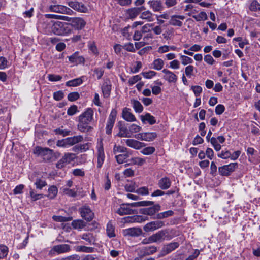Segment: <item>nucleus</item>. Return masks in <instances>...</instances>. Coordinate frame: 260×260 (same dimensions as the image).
<instances>
[{
    "mask_svg": "<svg viewBox=\"0 0 260 260\" xmlns=\"http://www.w3.org/2000/svg\"><path fill=\"white\" fill-rule=\"evenodd\" d=\"M93 113L92 109L89 108L78 117L77 128L79 131L85 133L93 129L92 127L89 125V124L93 119Z\"/></svg>",
    "mask_w": 260,
    "mask_h": 260,
    "instance_id": "1",
    "label": "nucleus"
},
{
    "mask_svg": "<svg viewBox=\"0 0 260 260\" xmlns=\"http://www.w3.org/2000/svg\"><path fill=\"white\" fill-rule=\"evenodd\" d=\"M51 29L52 32L57 36H66L72 31L70 23L59 21L54 22Z\"/></svg>",
    "mask_w": 260,
    "mask_h": 260,
    "instance_id": "2",
    "label": "nucleus"
},
{
    "mask_svg": "<svg viewBox=\"0 0 260 260\" xmlns=\"http://www.w3.org/2000/svg\"><path fill=\"white\" fill-rule=\"evenodd\" d=\"M34 153L41 156L46 161H51L53 157V150L48 148L36 147L34 150Z\"/></svg>",
    "mask_w": 260,
    "mask_h": 260,
    "instance_id": "3",
    "label": "nucleus"
},
{
    "mask_svg": "<svg viewBox=\"0 0 260 260\" xmlns=\"http://www.w3.org/2000/svg\"><path fill=\"white\" fill-rule=\"evenodd\" d=\"M165 226V222L161 220H155L147 223L143 228L146 232H152Z\"/></svg>",
    "mask_w": 260,
    "mask_h": 260,
    "instance_id": "4",
    "label": "nucleus"
},
{
    "mask_svg": "<svg viewBox=\"0 0 260 260\" xmlns=\"http://www.w3.org/2000/svg\"><path fill=\"white\" fill-rule=\"evenodd\" d=\"M238 167V163H231L218 168L219 173L222 176H229Z\"/></svg>",
    "mask_w": 260,
    "mask_h": 260,
    "instance_id": "5",
    "label": "nucleus"
},
{
    "mask_svg": "<svg viewBox=\"0 0 260 260\" xmlns=\"http://www.w3.org/2000/svg\"><path fill=\"white\" fill-rule=\"evenodd\" d=\"M49 10L51 12L68 15H72L74 13L73 11L70 8L61 5H51Z\"/></svg>",
    "mask_w": 260,
    "mask_h": 260,
    "instance_id": "6",
    "label": "nucleus"
},
{
    "mask_svg": "<svg viewBox=\"0 0 260 260\" xmlns=\"http://www.w3.org/2000/svg\"><path fill=\"white\" fill-rule=\"evenodd\" d=\"M179 246L178 242H171L164 245L160 251V256H164L171 253Z\"/></svg>",
    "mask_w": 260,
    "mask_h": 260,
    "instance_id": "7",
    "label": "nucleus"
},
{
    "mask_svg": "<svg viewBox=\"0 0 260 260\" xmlns=\"http://www.w3.org/2000/svg\"><path fill=\"white\" fill-rule=\"evenodd\" d=\"M70 21L71 23L70 24L72 29V27H73L77 30H81L85 27L86 24L84 20L80 17L71 18Z\"/></svg>",
    "mask_w": 260,
    "mask_h": 260,
    "instance_id": "8",
    "label": "nucleus"
},
{
    "mask_svg": "<svg viewBox=\"0 0 260 260\" xmlns=\"http://www.w3.org/2000/svg\"><path fill=\"white\" fill-rule=\"evenodd\" d=\"M167 233L165 230L159 231L149 237V241L153 243H160L165 240Z\"/></svg>",
    "mask_w": 260,
    "mask_h": 260,
    "instance_id": "9",
    "label": "nucleus"
},
{
    "mask_svg": "<svg viewBox=\"0 0 260 260\" xmlns=\"http://www.w3.org/2000/svg\"><path fill=\"white\" fill-rule=\"evenodd\" d=\"M123 141L127 146L135 149H140L145 146V144L144 143L139 142L136 140L123 139Z\"/></svg>",
    "mask_w": 260,
    "mask_h": 260,
    "instance_id": "10",
    "label": "nucleus"
},
{
    "mask_svg": "<svg viewBox=\"0 0 260 260\" xmlns=\"http://www.w3.org/2000/svg\"><path fill=\"white\" fill-rule=\"evenodd\" d=\"M141 8L138 7H133L129 8L125 11V17L127 19H134L141 12Z\"/></svg>",
    "mask_w": 260,
    "mask_h": 260,
    "instance_id": "11",
    "label": "nucleus"
},
{
    "mask_svg": "<svg viewBox=\"0 0 260 260\" xmlns=\"http://www.w3.org/2000/svg\"><path fill=\"white\" fill-rule=\"evenodd\" d=\"M162 72L164 74L163 78L169 83H176L177 81V76L172 72L164 69Z\"/></svg>",
    "mask_w": 260,
    "mask_h": 260,
    "instance_id": "12",
    "label": "nucleus"
},
{
    "mask_svg": "<svg viewBox=\"0 0 260 260\" xmlns=\"http://www.w3.org/2000/svg\"><path fill=\"white\" fill-rule=\"evenodd\" d=\"M81 216L88 221L91 220L94 216V214L89 207L84 206L81 208Z\"/></svg>",
    "mask_w": 260,
    "mask_h": 260,
    "instance_id": "13",
    "label": "nucleus"
},
{
    "mask_svg": "<svg viewBox=\"0 0 260 260\" xmlns=\"http://www.w3.org/2000/svg\"><path fill=\"white\" fill-rule=\"evenodd\" d=\"M160 210V206L159 204L154 205L152 207L145 208L141 209V213L147 215H153L155 213Z\"/></svg>",
    "mask_w": 260,
    "mask_h": 260,
    "instance_id": "14",
    "label": "nucleus"
},
{
    "mask_svg": "<svg viewBox=\"0 0 260 260\" xmlns=\"http://www.w3.org/2000/svg\"><path fill=\"white\" fill-rule=\"evenodd\" d=\"M122 116L125 120L128 122H134L136 121L135 116L131 112V109L128 108H124L123 109Z\"/></svg>",
    "mask_w": 260,
    "mask_h": 260,
    "instance_id": "15",
    "label": "nucleus"
},
{
    "mask_svg": "<svg viewBox=\"0 0 260 260\" xmlns=\"http://www.w3.org/2000/svg\"><path fill=\"white\" fill-rule=\"evenodd\" d=\"M148 219L147 217H143L140 215H134L124 217L123 220L124 222H142Z\"/></svg>",
    "mask_w": 260,
    "mask_h": 260,
    "instance_id": "16",
    "label": "nucleus"
},
{
    "mask_svg": "<svg viewBox=\"0 0 260 260\" xmlns=\"http://www.w3.org/2000/svg\"><path fill=\"white\" fill-rule=\"evenodd\" d=\"M70 246L68 244H60L54 246L51 249V251H54L58 254L63 253L70 251Z\"/></svg>",
    "mask_w": 260,
    "mask_h": 260,
    "instance_id": "17",
    "label": "nucleus"
},
{
    "mask_svg": "<svg viewBox=\"0 0 260 260\" xmlns=\"http://www.w3.org/2000/svg\"><path fill=\"white\" fill-rule=\"evenodd\" d=\"M184 19L185 16L183 15H173L171 17L169 23V24L173 26L181 27L182 25V23L179 20H184Z\"/></svg>",
    "mask_w": 260,
    "mask_h": 260,
    "instance_id": "18",
    "label": "nucleus"
},
{
    "mask_svg": "<svg viewBox=\"0 0 260 260\" xmlns=\"http://www.w3.org/2000/svg\"><path fill=\"white\" fill-rule=\"evenodd\" d=\"M148 4L154 12H159L163 9L162 3L160 0L149 1Z\"/></svg>",
    "mask_w": 260,
    "mask_h": 260,
    "instance_id": "19",
    "label": "nucleus"
},
{
    "mask_svg": "<svg viewBox=\"0 0 260 260\" xmlns=\"http://www.w3.org/2000/svg\"><path fill=\"white\" fill-rule=\"evenodd\" d=\"M68 5L74 10L81 12H85L87 10V8L83 4L77 1L69 2Z\"/></svg>",
    "mask_w": 260,
    "mask_h": 260,
    "instance_id": "20",
    "label": "nucleus"
},
{
    "mask_svg": "<svg viewBox=\"0 0 260 260\" xmlns=\"http://www.w3.org/2000/svg\"><path fill=\"white\" fill-rule=\"evenodd\" d=\"M69 61L76 64L83 63L84 62V58L82 56H79L78 52H76L73 54L71 56L69 57Z\"/></svg>",
    "mask_w": 260,
    "mask_h": 260,
    "instance_id": "21",
    "label": "nucleus"
},
{
    "mask_svg": "<svg viewBox=\"0 0 260 260\" xmlns=\"http://www.w3.org/2000/svg\"><path fill=\"white\" fill-rule=\"evenodd\" d=\"M116 212L120 215L134 213V210L128 207V204H122Z\"/></svg>",
    "mask_w": 260,
    "mask_h": 260,
    "instance_id": "22",
    "label": "nucleus"
},
{
    "mask_svg": "<svg viewBox=\"0 0 260 260\" xmlns=\"http://www.w3.org/2000/svg\"><path fill=\"white\" fill-rule=\"evenodd\" d=\"M157 251V247L154 246L146 247L141 250L140 256H145L149 255L156 252Z\"/></svg>",
    "mask_w": 260,
    "mask_h": 260,
    "instance_id": "23",
    "label": "nucleus"
},
{
    "mask_svg": "<svg viewBox=\"0 0 260 260\" xmlns=\"http://www.w3.org/2000/svg\"><path fill=\"white\" fill-rule=\"evenodd\" d=\"M97 157H98L97 167L99 168H100L102 166L103 162L104 161V160H105V154H104V148H103V146H101L98 148Z\"/></svg>",
    "mask_w": 260,
    "mask_h": 260,
    "instance_id": "24",
    "label": "nucleus"
},
{
    "mask_svg": "<svg viewBox=\"0 0 260 260\" xmlns=\"http://www.w3.org/2000/svg\"><path fill=\"white\" fill-rule=\"evenodd\" d=\"M171 185V181L169 178L164 177L161 178L158 183V187L164 190L168 189Z\"/></svg>",
    "mask_w": 260,
    "mask_h": 260,
    "instance_id": "25",
    "label": "nucleus"
},
{
    "mask_svg": "<svg viewBox=\"0 0 260 260\" xmlns=\"http://www.w3.org/2000/svg\"><path fill=\"white\" fill-rule=\"evenodd\" d=\"M141 230L139 228H132L125 229L123 231L125 236H138L140 235Z\"/></svg>",
    "mask_w": 260,
    "mask_h": 260,
    "instance_id": "26",
    "label": "nucleus"
},
{
    "mask_svg": "<svg viewBox=\"0 0 260 260\" xmlns=\"http://www.w3.org/2000/svg\"><path fill=\"white\" fill-rule=\"evenodd\" d=\"M69 146H73L78 143L81 142L83 140V137L81 135L75 136L67 138Z\"/></svg>",
    "mask_w": 260,
    "mask_h": 260,
    "instance_id": "27",
    "label": "nucleus"
},
{
    "mask_svg": "<svg viewBox=\"0 0 260 260\" xmlns=\"http://www.w3.org/2000/svg\"><path fill=\"white\" fill-rule=\"evenodd\" d=\"M140 18L150 22L154 20L153 14L149 10H146L140 14Z\"/></svg>",
    "mask_w": 260,
    "mask_h": 260,
    "instance_id": "28",
    "label": "nucleus"
},
{
    "mask_svg": "<svg viewBox=\"0 0 260 260\" xmlns=\"http://www.w3.org/2000/svg\"><path fill=\"white\" fill-rule=\"evenodd\" d=\"M140 118L143 123H145L146 121L151 125L156 123L155 117L151 115L150 113H146L144 115H141Z\"/></svg>",
    "mask_w": 260,
    "mask_h": 260,
    "instance_id": "29",
    "label": "nucleus"
},
{
    "mask_svg": "<svg viewBox=\"0 0 260 260\" xmlns=\"http://www.w3.org/2000/svg\"><path fill=\"white\" fill-rule=\"evenodd\" d=\"M131 103L136 112L141 113L143 111V107L139 101L136 100H132Z\"/></svg>",
    "mask_w": 260,
    "mask_h": 260,
    "instance_id": "30",
    "label": "nucleus"
},
{
    "mask_svg": "<svg viewBox=\"0 0 260 260\" xmlns=\"http://www.w3.org/2000/svg\"><path fill=\"white\" fill-rule=\"evenodd\" d=\"M127 204L128 206L131 207L148 206L154 205V202L143 201L138 202L132 203Z\"/></svg>",
    "mask_w": 260,
    "mask_h": 260,
    "instance_id": "31",
    "label": "nucleus"
},
{
    "mask_svg": "<svg viewBox=\"0 0 260 260\" xmlns=\"http://www.w3.org/2000/svg\"><path fill=\"white\" fill-rule=\"evenodd\" d=\"M72 226L74 229L81 230L85 226V223L82 220H74L72 222Z\"/></svg>",
    "mask_w": 260,
    "mask_h": 260,
    "instance_id": "32",
    "label": "nucleus"
},
{
    "mask_svg": "<svg viewBox=\"0 0 260 260\" xmlns=\"http://www.w3.org/2000/svg\"><path fill=\"white\" fill-rule=\"evenodd\" d=\"M119 132L117 136L119 137H130L131 135L126 127L120 126L119 128Z\"/></svg>",
    "mask_w": 260,
    "mask_h": 260,
    "instance_id": "33",
    "label": "nucleus"
},
{
    "mask_svg": "<svg viewBox=\"0 0 260 260\" xmlns=\"http://www.w3.org/2000/svg\"><path fill=\"white\" fill-rule=\"evenodd\" d=\"M82 83V80L80 78H76L66 83V85L68 87L77 86Z\"/></svg>",
    "mask_w": 260,
    "mask_h": 260,
    "instance_id": "34",
    "label": "nucleus"
},
{
    "mask_svg": "<svg viewBox=\"0 0 260 260\" xmlns=\"http://www.w3.org/2000/svg\"><path fill=\"white\" fill-rule=\"evenodd\" d=\"M152 65L154 69L156 70H160L163 68L164 62L161 59H156L153 61Z\"/></svg>",
    "mask_w": 260,
    "mask_h": 260,
    "instance_id": "35",
    "label": "nucleus"
},
{
    "mask_svg": "<svg viewBox=\"0 0 260 260\" xmlns=\"http://www.w3.org/2000/svg\"><path fill=\"white\" fill-rule=\"evenodd\" d=\"M58 189L56 186L52 185L48 188V197L50 199H54L57 194Z\"/></svg>",
    "mask_w": 260,
    "mask_h": 260,
    "instance_id": "36",
    "label": "nucleus"
},
{
    "mask_svg": "<svg viewBox=\"0 0 260 260\" xmlns=\"http://www.w3.org/2000/svg\"><path fill=\"white\" fill-rule=\"evenodd\" d=\"M174 214V212L172 210H168L163 212L158 213L156 215V219H162L169 216H171Z\"/></svg>",
    "mask_w": 260,
    "mask_h": 260,
    "instance_id": "37",
    "label": "nucleus"
},
{
    "mask_svg": "<svg viewBox=\"0 0 260 260\" xmlns=\"http://www.w3.org/2000/svg\"><path fill=\"white\" fill-rule=\"evenodd\" d=\"M46 17L48 18H54L57 19H61L67 21H70L71 20V18L63 15H58L55 14H46Z\"/></svg>",
    "mask_w": 260,
    "mask_h": 260,
    "instance_id": "38",
    "label": "nucleus"
},
{
    "mask_svg": "<svg viewBox=\"0 0 260 260\" xmlns=\"http://www.w3.org/2000/svg\"><path fill=\"white\" fill-rule=\"evenodd\" d=\"M130 154L129 152H126L117 155L115 156L116 161L118 164H122L129 156Z\"/></svg>",
    "mask_w": 260,
    "mask_h": 260,
    "instance_id": "39",
    "label": "nucleus"
},
{
    "mask_svg": "<svg viewBox=\"0 0 260 260\" xmlns=\"http://www.w3.org/2000/svg\"><path fill=\"white\" fill-rule=\"evenodd\" d=\"M111 85L108 84L107 83H104L102 86V90L104 96L105 97H108L111 92Z\"/></svg>",
    "mask_w": 260,
    "mask_h": 260,
    "instance_id": "40",
    "label": "nucleus"
},
{
    "mask_svg": "<svg viewBox=\"0 0 260 260\" xmlns=\"http://www.w3.org/2000/svg\"><path fill=\"white\" fill-rule=\"evenodd\" d=\"M60 190L64 194L70 197H75L77 194L76 192L74 190L69 189L67 187H62L60 188Z\"/></svg>",
    "mask_w": 260,
    "mask_h": 260,
    "instance_id": "41",
    "label": "nucleus"
},
{
    "mask_svg": "<svg viewBox=\"0 0 260 260\" xmlns=\"http://www.w3.org/2000/svg\"><path fill=\"white\" fill-rule=\"evenodd\" d=\"M62 158L67 164H69L74 160L75 154L72 153H67L64 154Z\"/></svg>",
    "mask_w": 260,
    "mask_h": 260,
    "instance_id": "42",
    "label": "nucleus"
},
{
    "mask_svg": "<svg viewBox=\"0 0 260 260\" xmlns=\"http://www.w3.org/2000/svg\"><path fill=\"white\" fill-rule=\"evenodd\" d=\"M107 233L109 237H114L115 236L114 233V227L111 222H108L107 225Z\"/></svg>",
    "mask_w": 260,
    "mask_h": 260,
    "instance_id": "43",
    "label": "nucleus"
},
{
    "mask_svg": "<svg viewBox=\"0 0 260 260\" xmlns=\"http://www.w3.org/2000/svg\"><path fill=\"white\" fill-rule=\"evenodd\" d=\"M53 219L57 222H64L69 221L72 220V217H63L62 216H56L54 215L52 217Z\"/></svg>",
    "mask_w": 260,
    "mask_h": 260,
    "instance_id": "44",
    "label": "nucleus"
},
{
    "mask_svg": "<svg viewBox=\"0 0 260 260\" xmlns=\"http://www.w3.org/2000/svg\"><path fill=\"white\" fill-rule=\"evenodd\" d=\"M8 253V248L4 245H0V259L6 257Z\"/></svg>",
    "mask_w": 260,
    "mask_h": 260,
    "instance_id": "45",
    "label": "nucleus"
},
{
    "mask_svg": "<svg viewBox=\"0 0 260 260\" xmlns=\"http://www.w3.org/2000/svg\"><path fill=\"white\" fill-rule=\"evenodd\" d=\"M56 135H60L65 137L70 135L71 131L67 129H62L60 128H56L54 131Z\"/></svg>",
    "mask_w": 260,
    "mask_h": 260,
    "instance_id": "46",
    "label": "nucleus"
},
{
    "mask_svg": "<svg viewBox=\"0 0 260 260\" xmlns=\"http://www.w3.org/2000/svg\"><path fill=\"white\" fill-rule=\"evenodd\" d=\"M119 152L126 153L128 152L127 151V149L126 147L115 145L113 148V153L115 154H116Z\"/></svg>",
    "mask_w": 260,
    "mask_h": 260,
    "instance_id": "47",
    "label": "nucleus"
},
{
    "mask_svg": "<svg viewBox=\"0 0 260 260\" xmlns=\"http://www.w3.org/2000/svg\"><path fill=\"white\" fill-rule=\"evenodd\" d=\"M35 184L37 189H42L43 187L47 185V183L45 180H42L40 178H38L37 179Z\"/></svg>",
    "mask_w": 260,
    "mask_h": 260,
    "instance_id": "48",
    "label": "nucleus"
},
{
    "mask_svg": "<svg viewBox=\"0 0 260 260\" xmlns=\"http://www.w3.org/2000/svg\"><path fill=\"white\" fill-rule=\"evenodd\" d=\"M145 141H151L154 140L156 137L157 134L155 132H145Z\"/></svg>",
    "mask_w": 260,
    "mask_h": 260,
    "instance_id": "49",
    "label": "nucleus"
},
{
    "mask_svg": "<svg viewBox=\"0 0 260 260\" xmlns=\"http://www.w3.org/2000/svg\"><path fill=\"white\" fill-rule=\"evenodd\" d=\"M192 17L197 21L205 20L208 19L207 15L205 12H201L198 15H193Z\"/></svg>",
    "mask_w": 260,
    "mask_h": 260,
    "instance_id": "50",
    "label": "nucleus"
},
{
    "mask_svg": "<svg viewBox=\"0 0 260 260\" xmlns=\"http://www.w3.org/2000/svg\"><path fill=\"white\" fill-rule=\"evenodd\" d=\"M77 250L80 252L91 253L94 251V248L85 246H80L77 247Z\"/></svg>",
    "mask_w": 260,
    "mask_h": 260,
    "instance_id": "51",
    "label": "nucleus"
},
{
    "mask_svg": "<svg viewBox=\"0 0 260 260\" xmlns=\"http://www.w3.org/2000/svg\"><path fill=\"white\" fill-rule=\"evenodd\" d=\"M82 239L86 241L90 244L92 243L93 236L90 233H84L81 236Z\"/></svg>",
    "mask_w": 260,
    "mask_h": 260,
    "instance_id": "52",
    "label": "nucleus"
},
{
    "mask_svg": "<svg viewBox=\"0 0 260 260\" xmlns=\"http://www.w3.org/2000/svg\"><path fill=\"white\" fill-rule=\"evenodd\" d=\"M29 194L31 198V200L33 201H35L43 197V194L36 193L35 192H34V190L31 188H30V189Z\"/></svg>",
    "mask_w": 260,
    "mask_h": 260,
    "instance_id": "53",
    "label": "nucleus"
},
{
    "mask_svg": "<svg viewBox=\"0 0 260 260\" xmlns=\"http://www.w3.org/2000/svg\"><path fill=\"white\" fill-rule=\"evenodd\" d=\"M249 9L251 11H256L260 10V4L257 1H253L250 6Z\"/></svg>",
    "mask_w": 260,
    "mask_h": 260,
    "instance_id": "54",
    "label": "nucleus"
},
{
    "mask_svg": "<svg viewBox=\"0 0 260 260\" xmlns=\"http://www.w3.org/2000/svg\"><path fill=\"white\" fill-rule=\"evenodd\" d=\"M80 97V95L77 92H73L70 93L68 95L69 101L73 102L78 100Z\"/></svg>",
    "mask_w": 260,
    "mask_h": 260,
    "instance_id": "55",
    "label": "nucleus"
},
{
    "mask_svg": "<svg viewBox=\"0 0 260 260\" xmlns=\"http://www.w3.org/2000/svg\"><path fill=\"white\" fill-rule=\"evenodd\" d=\"M142 130V127L135 124H132L129 127V132L131 134L135 133L140 132Z\"/></svg>",
    "mask_w": 260,
    "mask_h": 260,
    "instance_id": "56",
    "label": "nucleus"
},
{
    "mask_svg": "<svg viewBox=\"0 0 260 260\" xmlns=\"http://www.w3.org/2000/svg\"><path fill=\"white\" fill-rule=\"evenodd\" d=\"M180 58L181 59L182 64L184 66L192 63L193 62L192 59L189 57L185 55H181Z\"/></svg>",
    "mask_w": 260,
    "mask_h": 260,
    "instance_id": "57",
    "label": "nucleus"
},
{
    "mask_svg": "<svg viewBox=\"0 0 260 260\" xmlns=\"http://www.w3.org/2000/svg\"><path fill=\"white\" fill-rule=\"evenodd\" d=\"M132 161L135 165L142 166L146 162V159L140 157H134L132 159Z\"/></svg>",
    "mask_w": 260,
    "mask_h": 260,
    "instance_id": "58",
    "label": "nucleus"
},
{
    "mask_svg": "<svg viewBox=\"0 0 260 260\" xmlns=\"http://www.w3.org/2000/svg\"><path fill=\"white\" fill-rule=\"evenodd\" d=\"M191 88L196 97L199 96L202 92V88L200 86H192Z\"/></svg>",
    "mask_w": 260,
    "mask_h": 260,
    "instance_id": "59",
    "label": "nucleus"
},
{
    "mask_svg": "<svg viewBox=\"0 0 260 260\" xmlns=\"http://www.w3.org/2000/svg\"><path fill=\"white\" fill-rule=\"evenodd\" d=\"M155 151V148L153 147H147L144 148L141 153L144 155H150L154 153Z\"/></svg>",
    "mask_w": 260,
    "mask_h": 260,
    "instance_id": "60",
    "label": "nucleus"
},
{
    "mask_svg": "<svg viewBox=\"0 0 260 260\" xmlns=\"http://www.w3.org/2000/svg\"><path fill=\"white\" fill-rule=\"evenodd\" d=\"M78 107L76 105H72L67 110V114L69 116H73L78 112Z\"/></svg>",
    "mask_w": 260,
    "mask_h": 260,
    "instance_id": "61",
    "label": "nucleus"
},
{
    "mask_svg": "<svg viewBox=\"0 0 260 260\" xmlns=\"http://www.w3.org/2000/svg\"><path fill=\"white\" fill-rule=\"evenodd\" d=\"M218 156L222 159L230 158L231 152L229 150H222L218 154Z\"/></svg>",
    "mask_w": 260,
    "mask_h": 260,
    "instance_id": "62",
    "label": "nucleus"
},
{
    "mask_svg": "<svg viewBox=\"0 0 260 260\" xmlns=\"http://www.w3.org/2000/svg\"><path fill=\"white\" fill-rule=\"evenodd\" d=\"M48 79L50 81H58L62 79V77L60 75L55 74H49L48 75Z\"/></svg>",
    "mask_w": 260,
    "mask_h": 260,
    "instance_id": "63",
    "label": "nucleus"
},
{
    "mask_svg": "<svg viewBox=\"0 0 260 260\" xmlns=\"http://www.w3.org/2000/svg\"><path fill=\"white\" fill-rule=\"evenodd\" d=\"M194 67L192 65H189L185 68V73L187 77H190L193 75Z\"/></svg>",
    "mask_w": 260,
    "mask_h": 260,
    "instance_id": "64",
    "label": "nucleus"
}]
</instances>
